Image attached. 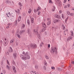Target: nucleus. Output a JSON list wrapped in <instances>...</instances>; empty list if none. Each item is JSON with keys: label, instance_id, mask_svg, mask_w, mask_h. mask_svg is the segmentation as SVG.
I'll list each match as a JSON object with an SVG mask.
<instances>
[{"label": "nucleus", "instance_id": "obj_1", "mask_svg": "<svg viewBox=\"0 0 74 74\" xmlns=\"http://www.w3.org/2000/svg\"><path fill=\"white\" fill-rule=\"evenodd\" d=\"M20 57L22 59L24 60L30 59V56L29 55L28 52H27L25 53V51H23L22 53V54L20 55Z\"/></svg>", "mask_w": 74, "mask_h": 74}, {"label": "nucleus", "instance_id": "obj_2", "mask_svg": "<svg viewBox=\"0 0 74 74\" xmlns=\"http://www.w3.org/2000/svg\"><path fill=\"white\" fill-rule=\"evenodd\" d=\"M57 51V48L56 47H52L51 48L50 52L52 53H54L55 52H56Z\"/></svg>", "mask_w": 74, "mask_h": 74}, {"label": "nucleus", "instance_id": "obj_3", "mask_svg": "<svg viewBox=\"0 0 74 74\" xmlns=\"http://www.w3.org/2000/svg\"><path fill=\"white\" fill-rule=\"evenodd\" d=\"M34 32H35L36 34L37 35V36L39 38V39H41V35L40 34H38V32L37 30H36V29L34 30Z\"/></svg>", "mask_w": 74, "mask_h": 74}, {"label": "nucleus", "instance_id": "obj_4", "mask_svg": "<svg viewBox=\"0 0 74 74\" xmlns=\"http://www.w3.org/2000/svg\"><path fill=\"white\" fill-rule=\"evenodd\" d=\"M41 8L40 7H38V8L37 9H34V12H38L39 10H40Z\"/></svg>", "mask_w": 74, "mask_h": 74}, {"label": "nucleus", "instance_id": "obj_5", "mask_svg": "<svg viewBox=\"0 0 74 74\" xmlns=\"http://www.w3.org/2000/svg\"><path fill=\"white\" fill-rule=\"evenodd\" d=\"M32 48H36L37 47V45L36 44H32L31 45Z\"/></svg>", "mask_w": 74, "mask_h": 74}, {"label": "nucleus", "instance_id": "obj_6", "mask_svg": "<svg viewBox=\"0 0 74 74\" xmlns=\"http://www.w3.org/2000/svg\"><path fill=\"white\" fill-rule=\"evenodd\" d=\"M60 22V20L59 19H55L53 21V22L54 23H58V22Z\"/></svg>", "mask_w": 74, "mask_h": 74}, {"label": "nucleus", "instance_id": "obj_7", "mask_svg": "<svg viewBox=\"0 0 74 74\" xmlns=\"http://www.w3.org/2000/svg\"><path fill=\"white\" fill-rule=\"evenodd\" d=\"M19 32V30H17V32L16 33V34L17 35V36L18 37V38H21V36L19 35V34L18 33V32Z\"/></svg>", "mask_w": 74, "mask_h": 74}, {"label": "nucleus", "instance_id": "obj_8", "mask_svg": "<svg viewBox=\"0 0 74 74\" xmlns=\"http://www.w3.org/2000/svg\"><path fill=\"white\" fill-rule=\"evenodd\" d=\"M54 16L55 18H57V19H60V18H61V17L59 16L58 14H55Z\"/></svg>", "mask_w": 74, "mask_h": 74}, {"label": "nucleus", "instance_id": "obj_9", "mask_svg": "<svg viewBox=\"0 0 74 74\" xmlns=\"http://www.w3.org/2000/svg\"><path fill=\"white\" fill-rule=\"evenodd\" d=\"M9 43V41L8 40H7V41H5V42H4V46L5 47L7 46V45Z\"/></svg>", "mask_w": 74, "mask_h": 74}, {"label": "nucleus", "instance_id": "obj_10", "mask_svg": "<svg viewBox=\"0 0 74 74\" xmlns=\"http://www.w3.org/2000/svg\"><path fill=\"white\" fill-rule=\"evenodd\" d=\"M13 56L14 59H16V56H17V54L16 53H15L13 54Z\"/></svg>", "mask_w": 74, "mask_h": 74}, {"label": "nucleus", "instance_id": "obj_11", "mask_svg": "<svg viewBox=\"0 0 74 74\" xmlns=\"http://www.w3.org/2000/svg\"><path fill=\"white\" fill-rule=\"evenodd\" d=\"M31 19V22L32 23H34V18H31V17L30 16Z\"/></svg>", "mask_w": 74, "mask_h": 74}, {"label": "nucleus", "instance_id": "obj_12", "mask_svg": "<svg viewBox=\"0 0 74 74\" xmlns=\"http://www.w3.org/2000/svg\"><path fill=\"white\" fill-rule=\"evenodd\" d=\"M10 49L9 50V52H13V50H12V47H10Z\"/></svg>", "mask_w": 74, "mask_h": 74}, {"label": "nucleus", "instance_id": "obj_13", "mask_svg": "<svg viewBox=\"0 0 74 74\" xmlns=\"http://www.w3.org/2000/svg\"><path fill=\"white\" fill-rule=\"evenodd\" d=\"M12 69L14 73H16V70H15V67L14 66H13Z\"/></svg>", "mask_w": 74, "mask_h": 74}, {"label": "nucleus", "instance_id": "obj_14", "mask_svg": "<svg viewBox=\"0 0 74 74\" xmlns=\"http://www.w3.org/2000/svg\"><path fill=\"white\" fill-rule=\"evenodd\" d=\"M6 4H11V1H10L6 0Z\"/></svg>", "mask_w": 74, "mask_h": 74}, {"label": "nucleus", "instance_id": "obj_15", "mask_svg": "<svg viewBox=\"0 0 74 74\" xmlns=\"http://www.w3.org/2000/svg\"><path fill=\"white\" fill-rule=\"evenodd\" d=\"M19 5L21 7L20 8H19L20 10H21V9H22V8L21 7H22V6H23V5L22 4V3L21 2H19Z\"/></svg>", "mask_w": 74, "mask_h": 74}, {"label": "nucleus", "instance_id": "obj_16", "mask_svg": "<svg viewBox=\"0 0 74 74\" xmlns=\"http://www.w3.org/2000/svg\"><path fill=\"white\" fill-rule=\"evenodd\" d=\"M21 16H19L17 20L18 22H20V21H21Z\"/></svg>", "mask_w": 74, "mask_h": 74}, {"label": "nucleus", "instance_id": "obj_17", "mask_svg": "<svg viewBox=\"0 0 74 74\" xmlns=\"http://www.w3.org/2000/svg\"><path fill=\"white\" fill-rule=\"evenodd\" d=\"M46 30V28L45 27H44L41 30V31L42 32H44Z\"/></svg>", "mask_w": 74, "mask_h": 74}, {"label": "nucleus", "instance_id": "obj_18", "mask_svg": "<svg viewBox=\"0 0 74 74\" xmlns=\"http://www.w3.org/2000/svg\"><path fill=\"white\" fill-rule=\"evenodd\" d=\"M42 25L44 27H47V26L46 25V24L44 23H42Z\"/></svg>", "mask_w": 74, "mask_h": 74}, {"label": "nucleus", "instance_id": "obj_19", "mask_svg": "<svg viewBox=\"0 0 74 74\" xmlns=\"http://www.w3.org/2000/svg\"><path fill=\"white\" fill-rule=\"evenodd\" d=\"M28 30V33L29 35H30V34H31V31H30V29H27Z\"/></svg>", "mask_w": 74, "mask_h": 74}, {"label": "nucleus", "instance_id": "obj_20", "mask_svg": "<svg viewBox=\"0 0 74 74\" xmlns=\"http://www.w3.org/2000/svg\"><path fill=\"white\" fill-rule=\"evenodd\" d=\"M25 31L24 30H22L20 32V34H22L23 33H24Z\"/></svg>", "mask_w": 74, "mask_h": 74}, {"label": "nucleus", "instance_id": "obj_21", "mask_svg": "<svg viewBox=\"0 0 74 74\" xmlns=\"http://www.w3.org/2000/svg\"><path fill=\"white\" fill-rule=\"evenodd\" d=\"M57 69L59 71H62V69L60 67H57Z\"/></svg>", "mask_w": 74, "mask_h": 74}, {"label": "nucleus", "instance_id": "obj_22", "mask_svg": "<svg viewBox=\"0 0 74 74\" xmlns=\"http://www.w3.org/2000/svg\"><path fill=\"white\" fill-rule=\"evenodd\" d=\"M58 4H59V5L60 6L61 5H62V3H61V2L60 1V0H58Z\"/></svg>", "mask_w": 74, "mask_h": 74}, {"label": "nucleus", "instance_id": "obj_23", "mask_svg": "<svg viewBox=\"0 0 74 74\" xmlns=\"http://www.w3.org/2000/svg\"><path fill=\"white\" fill-rule=\"evenodd\" d=\"M27 23L28 25H30V21L29 19H27Z\"/></svg>", "mask_w": 74, "mask_h": 74}, {"label": "nucleus", "instance_id": "obj_24", "mask_svg": "<svg viewBox=\"0 0 74 74\" xmlns=\"http://www.w3.org/2000/svg\"><path fill=\"white\" fill-rule=\"evenodd\" d=\"M51 23V21H48L47 22V25H50Z\"/></svg>", "mask_w": 74, "mask_h": 74}, {"label": "nucleus", "instance_id": "obj_25", "mask_svg": "<svg viewBox=\"0 0 74 74\" xmlns=\"http://www.w3.org/2000/svg\"><path fill=\"white\" fill-rule=\"evenodd\" d=\"M25 27V25L24 24H23L22 25L21 29L24 28Z\"/></svg>", "mask_w": 74, "mask_h": 74}, {"label": "nucleus", "instance_id": "obj_26", "mask_svg": "<svg viewBox=\"0 0 74 74\" xmlns=\"http://www.w3.org/2000/svg\"><path fill=\"white\" fill-rule=\"evenodd\" d=\"M6 68L8 70H10V66H9L8 65H6Z\"/></svg>", "mask_w": 74, "mask_h": 74}, {"label": "nucleus", "instance_id": "obj_27", "mask_svg": "<svg viewBox=\"0 0 74 74\" xmlns=\"http://www.w3.org/2000/svg\"><path fill=\"white\" fill-rule=\"evenodd\" d=\"M44 64L45 66H47V63L45 60L44 61Z\"/></svg>", "mask_w": 74, "mask_h": 74}, {"label": "nucleus", "instance_id": "obj_28", "mask_svg": "<svg viewBox=\"0 0 74 74\" xmlns=\"http://www.w3.org/2000/svg\"><path fill=\"white\" fill-rule=\"evenodd\" d=\"M31 12H32V9H29V11H28V13L29 14H30V13H31Z\"/></svg>", "mask_w": 74, "mask_h": 74}, {"label": "nucleus", "instance_id": "obj_29", "mask_svg": "<svg viewBox=\"0 0 74 74\" xmlns=\"http://www.w3.org/2000/svg\"><path fill=\"white\" fill-rule=\"evenodd\" d=\"M71 35H72V36H73L74 35V33H73V31H71Z\"/></svg>", "mask_w": 74, "mask_h": 74}, {"label": "nucleus", "instance_id": "obj_30", "mask_svg": "<svg viewBox=\"0 0 74 74\" xmlns=\"http://www.w3.org/2000/svg\"><path fill=\"white\" fill-rule=\"evenodd\" d=\"M62 27H63V30H65V27L64 26V25L63 24L62 25Z\"/></svg>", "mask_w": 74, "mask_h": 74}, {"label": "nucleus", "instance_id": "obj_31", "mask_svg": "<svg viewBox=\"0 0 74 74\" xmlns=\"http://www.w3.org/2000/svg\"><path fill=\"white\" fill-rule=\"evenodd\" d=\"M32 73H33V74H36V71H32Z\"/></svg>", "mask_w": 74, "mask_h": 74}, {"label": "nucleus", "instance_id": "obj_32", "mask_svg": "<svg viewBox=\"0 0 74 74\" xmlns=\"http://www.w3.org/2000/svg\"><path fill=\"white\" fill-rule=\"evenodd\" d=\"M49 3H50L51 4H52V3H53L52 1V0H49Z\"/></svg>", "mask_w": 74, "mask_h": 74}, {"label": "nucleus", "instance_id": "obj_33", "mask_svg": "<svg viewBox=\"0 0 74 74\" xmlns=\"http://www.w3.org/2000/svg\"><path fill=\"white\" fill-rule=\"evenodd\" d=\"M14 41L13 40H11L10 41V43H14Z\"/></svg>", "mask_w": 74, "mask_h": 74}, {"label": "nucleus", "instance_id": "obj_34", "mask_svg": "<svg viewBox=\"0 0 74 74\" xmlns=\"http://www.w3.org/2000/svg\"><path fill=\"white\" fill-rule=\"evenodd\" d=\"M61 17L62 19H64V15L63 14H61Z\"/></svg>", "mask_w": 74, "mask_h": 74}, {"label": "nucleus", "instance_id": "obj_35", "mask_svg": "<svg viewBox=\"0 0 74 74\" xmlns=\"http://www.w3.org/2000/svg\"><path fill=\"white\" fill-rule=\"evenodd\" d=\"M68 20V17H67L65 19V22L66 23H67V21Z\"/></svg>", "mask_w": 74, "mask_h": 74}, {"label": "nucleus", "instance_id": "obj_36", "mask_svg": "<svg viewBox=\"0 0 74 74\" xmlns=\"http://www.w3.org/2000/svg\"><path fill=\"white\" fill-rule=\"evenodd\" d=\"M45 58L47 59H49V57H48V56L47 55L45 56Z\"/></svg>", "mask_w": 74, "mask_h": 74}, {"label": "nucleus", "instance_id": "obj_37", "mask_svg": "<svg viewBox=\"0 0 74 74\" xmlns=\"http://www.w3.org/2000/svg\"><path fill=\"white\" fill-rule=\"evenodd\" d=\"M43 44H44V43L43 42H42L40 44V47H42V45H43Z\"/></svg>", "mask_w": 74, "mask_h": 74}, {"label": "nucleus", "instance_id": "obj_38", "mask_svg": "<svg viewBox=\"0 0 74 74\" xmlns=\"http://www.w3.org/2000/svg\"><path fill=\"white\" fill-rule=\"evenodd\" d=\"M43 68L44 70H46V67H45V66H43Z\"/></svg>", "mask_w": 74, "mask_h": 74}, {"label": "nucleus", "instance_id": "obj_39", "mask_svg": "<svg viewBox=\"0 0 74 74\" xmlns=\"http://www.w3.org/2000/svg\"><path fill=\"white\" fill-rule=\"evenodd\" d=\"M47 20L48 21H51V18H47Z\"/></svg>", "mask_w": 74, "mask_h": 74}, {"label": "nucleus", "instance_id": "obj_40", "mask_svg": "<svg viewBox=\"0 0 74 74\" xmlns=\"http://www.w3.org/2000/svg\"><path fill=\"white\" fill-rule=\"evenodd\" d=\"M12 63L14 65V66H15L16 65V64H15V62L14 61H13L12 62Z\"/></svg>", "mask_w": 74, "mask_h": 74}, {"label": "nucleus", "instance_id": "obj_41", "mask_svg": "<svg viewBox=\"0 0 74 74\" xmlns=\"http://www.w3.org/2000/svg\"><path fill=\"white\" fill-rule=\"evenodd\" d=\"M67 15H70V12H69V11H67Z\"/></svg>", "mask_w": 74, "mask_h": 74}, {"label": "nucleus", "instance_id": "obj_42", "mask_svg": "<svg viewBox=\"0 0 74 74\" xmlns=\"http://www.w3.org/2000/svg\"><path fill=\"white\" fill-rule=\"evenodd\" d=\"M7 64H8V65H10V63H9V61H8V60H7Z\"/></svg>", "mask_w": 74, "mask_h": 74}, {"label": "nucleus", "instance_id": "obj_43", "mask_svg": "<svg viewBox=\"0 0 74 74\" xmlns=\"http://www.w3.org/2000/svg\"><path fill=\"white\" fill-rule=\"evenodd\" d=\"M51 69H52V70H55V67L53 66L51 67Z\"/></svg>", "mask_w": 74, "mask_h": 74}, {"label": "nucleus", "instance_id": "obj_44", "mask_svg": "<svg viewBox=\"0 0 74 74\" xmlns=\"http://www.w3.org/2000/svg\"><path fill=\"white\" fill-rule=\"evenodd\" d=\"M70 40H71L70 39V38H69V37H68L67 39V41H70Z\"/></svg>", "mask_w": 74, "mask_h": 74}, {"label": "nucleus", "instance_id": "obj_45", "mask_svg": "<svg viewBox=\"0 0 74 74\" xmlns=\"http://www.w3.org/2000/svg\"><path fill=\"white\" fill-rule=\"evenodd\" d=\"M22 15L24 16H25V15H26V14H25V13H22Z\"/></svg>", "mask_w": 74, "mask_h": 74}, {"label": "nucleus", "instance_id": "obj_46", "mask_svg": "<svg viewBox=\"0 0 74 74\" xmlns=\"http://www.w3.org/2000/svg\"><path fill=\"white\" fill-rule=\"evenodd\" d=\"M62 10H60L59 12V13L60 14H62Z\"/></svg>", "mask_w": 74, "mask_h": 74}, {"label": "nucleus", "instance_id": "obj_47", "mask_svg": "<svg viewBox=\"0 0 74 74\" xmlns=\"http://www.w3.org/2000/svg\"><path fill=\"white\" fill-rule=\"evenodd\" d=\"M55 9H54V8H52V11H55Z\"/></svg>", "mask_w": 74, "mask_h": 74}, {"label": "nucleus", "instance_id": "obj_48", "mask_svg": "<svg viewBox=\"0 0 74 74\" xmlns=\"http://www.w3.org/2000/svg\"><path fill=\"white\" fill-rule=\"evenodd\" d=\"M52 8H54L55 9H56V7L54 5L52 7Z\"/></svg>", "mask_w": 74, "mask_h": 74}, {"label": "nucleus", "instance_id": "obj_49", "mask_svg": "<svg viewBox=\"0 0 74 74\" xmlns=\"http://www.w3.org/2000/svg\"><path fill=\"white\" fill-rule=\"evenodd\" d=\"M40 14H41V12L40 11L38 12V15H40Z\"/></svg>", "mask_w": 74, "mask_h": 74}, {"label": "nucleus", "instance_id": "obj_50", "mask_svg": "<svg viewBox=\"0 0 74 74\" xmlns=\"http://www.w3.org/2000/svg\"><path fill=\"white\" fill-rule=\"evenodd\" d=\"M69 37V39L70 40H71L72 39V37L70 36V37Z\"/></svg>", "mask_w": 74, "mask_h": 74}, {"label": "nucleus", "instance_id": "obj_51", "mask_svg": "<svg viewBox=\"0 0 74 74\" xmlns=\"http://www.w3.org/2000/svg\"><path fill=\"white\" fill-rule=\"evenodd\" d=\"M64 3H66V1H67V0H64Z\"/></svg>", "mask_w": 74, "mask_h": 74}, {"label": "nucleus", "instance_id": "obj_52", "mask_svg": "<svg viewBox=\"0 0 74 74\" xmlns=\"http://www.w3.org/2000/svg\"><path fill=\"white\" fill-rule=\"evenodd\" d=\"M73 15H74V14L73 13H71L70 14V15H71V16H73Z\"/></svg>", "mask_w": 74, "mask_h": 74}, {"label": "nucleus", "instance_id": "obj_53", "mask_svg": "<svg viewBox=\"0 0 74 74\" xmlns=\"http://www.w3.org/2000/svg\"><path fill=\"white\" fill-rule=\"evenodd\" d=\"M35 67L36 69H37L38 68V66H37V65H36L35 66Z\"/></svg>", "mask_w": 74, "mask_h": 74}, {"label": "nucleus", "instance_id": "obj_54", "mask_svg": "<svg viewBox=\"0 0 74 74\" xmlns=\"http://www.w3.org/2000/svg\"><path fill=\"white\" fill-rule=\"evenodd\" d=\"M67 6H68V7H70V4H68L67 5Z\"/></svg>", "mask_w": 74, "mask_h": 74}, {"label": "nucleus", "instance_id": "obj_55", "mask_svg": "<svg viewBox=\"0 0 74 74\" xmlns=\"http://www.w3.org/2000/svg\"><path fill=\"white\" fill-rule=\"evenodd\" d=\"M64 32H68V29H66V30H65V31H64Z\"/></svg>", "mask_w": 74, "mask_h": 74}, {"label": "nucleus", "instance_id": "obj_56", "mask_svg": "<svg viewBox=\"0 0 74 74\" xmlns=\"http://www.w3.org/2000/svg\"><path fill=\"white\" fill-rule=\"evenodd\" d=\"M48 48H50V45L49 44L48 45Z\"/></svg>", "mask_w": 74, "mask_h": 74}, {"label": "nucleus", "instance_id": "obj_57", "mask_svg": "<svg viewBox=\"0 0 74 74\" xmlns=\"http://www.w3.org/2000/svg\"><path fill=\"white\" fill-rule=\"evenodd\" d=\"M3 62H1V65H3Z\"/></svg>", "mask_w": 74, "mask_h": 74}, {"label": "nucleus", "instance_id": "obj_58", "mask_svg": "<svg viewBox=\"0 0 74 74\" xmlns=\"http://www.w3.org/2000/svg\"><path fill=\"white\" fill-rule=\"evenodd\" d=\"M73 64H74V61H72L71 62Z\"/></svg>", "mask_w": 74, "mask_h": 74}, {"label": "nucleus", "instance_id": "obj_59", "mask_svg": "<svg viewBox=\"0 0 74 74\" xmlns=\"http://www.w3.org/2000/svg\"><path fill=\"white\" fill-rule=\"evenodd\" d=\"M10 25L11 24H10V23H8V26H10Z\"/></svg>", "mask_w": 74, "mask_h": 74}, {"label": "nucleus", "instance_id": "obj_60", "mask_svg": "<svg viewBox=\"0 0 74 74\" xmlns=\"http://www.w3.org/2000/svg\"><path fill=\"white\" fill-rule=\"evenodd\" d=\"M64 8H67V6L66 5H65L64 6Z\"/></svg>", "mask_w": 74, "mask_h": 74}, {"label": "nucleus", "instance_id": "obj_61", "mask_svg": "<svg viewBox=\"0 0 74 74\" xmlns=\"http://www.w3.org/2000/svg\"><path fill=\"white\" fill-rule=\"evenodd\" d=\"M6 54H7V55H9V53L8 52L7 53H6Z\"/></svg>", "mask_w": 74, "mask_h": 74}, {"label": "nucleus", "instance_id": "obj_62", "mask_svg": "<svg viewBox=\"0 0 74 74\" xmlns=\"http://www.w3.org/2000/svg\"><path fill=\"white\" fill-rule=\"evenodd\" d=\"M17 10L18 12H19V11H20V10H19V9H17Z\"/></svg>", "mask_w": 74, "mask_h": 74}, {"label": "nucleus", "instance_id": "obj_63", "mask_svg": "<svg viewBox=\"0 0 74 74\" xmlns=\"http://www.w3.org/2000/svg\"><path fill=\"white\" fill-rule=\"evenodd\" d=\"M6 28H7V29H8V28H9V26H7L6 27Z\"/></svg>", "mask_w": 74, "mask_h": 74}, {"label": "nucleus", "instance_id": "obj_64", "mask_svg": "<svg viewBox=\"0 0 74 74\" xmlns=\"http://www.w3.org/2000/svg\"><path fill=\"white\" fill-rule=\"evenodd\" d=\"M72 10H73V11H74V8H73L72 9Z\"/></svg>", "mask_w": 74, "mask_h": 74}]
</instances>
